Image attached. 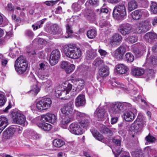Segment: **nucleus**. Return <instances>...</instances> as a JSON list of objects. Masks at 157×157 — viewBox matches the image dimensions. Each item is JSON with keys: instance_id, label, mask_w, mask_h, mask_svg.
I'll return each instance as SVG.
<instances>
[{"instance_id": "c03bdc74", "label": "nucleus", "mask_w": 157, "mask_h": 157, "mask_svg": "<svg viewBox=\"0 0 157 157\" xmlns=\"http://www.w3.org/2000/svg\"><path fill=\"white\" fill-rule=\"evenodd\" d=\"M72 8L74 12H77L81 10V6L78 3H74L72 5Z\"/></svg>"}, {"instance_id": "c9c22d12", "label": "nucleus", "mask_w": 157, "mask_h": 157, "mask_svg": "<svg viewBox=\"0 0 157 157\" xmlns=\"http://www.w3.org/2000/svg\"><path fill=\"white\" fill-rule=\"evenodd\" d=\"M53 144L55 147H59L64 144V142L61 139H57L53 140Z\"/></svg>"}, {"instance_id": "de8ad7c7", "label": "nucleus", "mask_w": 157, "mask_h": 157, "mask_svg": "<svg viewBox=\"0 0 157 157\" xmlns=\"http://www.w3.org/2000/svg\"><path fill=\"white\" fill-rule=\"evenodd\" d=\"M45 21L44 19H42L36 23V25H33L32 26L34 30H36L38 28H40L42 26V25L44 24Z\"/></svg>"}, {"instance_id": "a19ab883", "label": "nucleus", "mask_w": 157, "mask_h": 157, "mask_svg": "<svg viewBox=\"0 0 157 157\" xmlns=\"http://www.w3.org/2000/svg\"><path fill=\"white\" fill-rule=\"evenodd\" d=\"M62 87L59 86L56 89L55 91V95L57 98H59L62 94L65 95V93H63L62 90Z\"/></svg>"}, {"instance_id": "5701e85b", "label": "nucleus", "mask_w": 157, "mask_h": 157, "mask_svg": "<svg viewBox=\"0 0 157 157\" xmlns=\"http://www.w3.org/2000/svg\"><path fill=\"white\" fill-rule=\"evenodd\" d=\"M94 114L95 116L98 118L99 121H101L105 116V111L104 109L98 108Z\"/></svg>"}, {"instance_id": "f257e3e1", "label": "nucleus", "mask_w": 157, "mask_h": 157, "mask_svg": "<svg viewBox=\"0 0 157 157\" xmlns=\"http://www.w3.org/2000/svg\"><path fill=\"white\" fill-rule=\"evenodd\" d=\"M128 103H121L116 102L112 103L108 109V112L111 116L121 113L124 110L128 109L132 110L134 108Z\"/></svg>"}, {"instance_id": "412c9836", "label": "nucleus", "mask_w": 157, "mask_h": 157, "mask_svg": "<svg viewBox=\"0 0 157 157\" xmlns=\"http://www.w3.org/2000/svg\"><path fill=\"white\" fill-rule=\"evenodd\" d=\"M144 70L142 68L136 67L132 69L131 73L133 75L138 77L142 75L144 73Z\"/></svg>"}, {"instance_id": "79ce46f5", "label": "nucleus", "mask_w": 157, "mask_h": 157, "mask_svg": "<svg viewBox=\"0 0 157 157\" xmlns=\"http://www.w3.org/2000/svg\"><path fill=\"white\" fill-rule=\"evenodd\" d=\"M99 1L98 0H89V1H87L85 5L86 6L89 5V4L95 6H96L99 5Z\"/></svg>"}, {"instance_id": "9b49d317", "label": "nucleus", "mask_w": 157, "mask_h": 157, "mask_svg": "<svg viewBox=\"0 0 157 157\" xmlns=\"http://www.w3.org/2000/svg\"><path fill=\"white\" fill-rule=\"evenodd\" d=\"M41 120L43 121L48 122L52 124L55 123L57 121V116L53 114L48 113L41 115Z\"/></svg>"}, {"instance_id": "e433bc0d", "label": "nucleus", "mask_w": 157, "mask_h": 157, "mask_svg": "<svg viewBox=\"0 0 157 157\" xmlns=\"http://www.w3.org/2000/svg\"><path fill=\"white\" fill-rule=\"evenodd\" d=\"M138 40L137 36H129L125 39L126 41L129 43H133L136 42Z\"/></svg>"}, {"instance_id": "5fc2aeb1", "label": "nucleus", "mask_w": 157, "mask_h": 157, "mask_svg": "<svg viewBox=\"0 0 157 157\" xmlns=\"http://www.w3.org/2000/svg\"><path fill=\"white\" fill-rule=\"evenodd\" d=\"M74 114L75 115H76L78 119H79V118H81L82 117H86V116L84 113H82L75 110H74Z\"/></svg>"}, {"instance_id": "49530a36", "label": "nucleus", "mask_w": 157, "mask_h": 157, "mask_svg": "<svg viewBox=\"0 0 157 157\" xmlns=\"http://www.w3.org/2000/svg\"><path fill=\"white\" fill-rule=\"evenodd\" d=\"M71 64L67 61H63L61 63L60 68L65 71L66 69H67L68 67L69 66L70 64Z\"/></svg>"}, {"instance_id": "473e14b6", "label": "nucleus", "mask_w": 157, "mask_h": 157, "mask_svg": "<svg viewBox=\"0 0 157 157\" xmlns=\"http://www.w3.org/2000/svg\"><path fill=\"white\" fill-rule=\"evenodd\" d=\"M137 4L135 1L132 0L128 3V10L131 12L137 8Z\"/></svg>"}, {"instance_id": "f8f14e48", "label": "nucleus", "mask_w": 157, "mask_h": 157, "mask_svg": "<svg viewBox=\"0 0 157 157\" xmlns=\"http://www.w3.org/2000/svg\"><path fill=\"white\" fill-rule=\"evenodd\" d=\"M132 27L128 23L123 24L119 28V31L123 35L125 36L129 34L131 32Z\"/></svg>"}, {"instance_id": "c85d7f7f", "label": "nucleus", "mask_w": 157, "mask_h": 157, "mask_svg": "<svg viewBox=\"0 0 157 157\" xmlns=\"http://www.w3.org/2000/svg\"><path fill=\"white\" fill-rule=\"evenodd\" d=\"M124 91L127 93H130L132 95H135L137 93V89L132 84L129 85L128 88H125Z\"/></svg>"}, {"instance_id": "f3484780", "label": "nucleus", "mask_w": 157, "mask_h": 157, "mask_svg": "<svg viewBox=\"0 0 157 157\" xmlns=\"http://www.w3.org/2000/svg\"><path fill=\"white\" fill-rule=\"evenodd\" d=\"M86 103L85 97L83 94L79 95L75 100V104L77 107L84 106Z\"/></svg>"}, {"instance_id": "6ab92c4d", "label": "nucleus", "mask_w": 157, "mask_h": 157, "mask_svg": "<svg viewBox=\"0 0 157 157\" xmlns=\"http://www.w3.org/2000/svg\"><path fill=\"white\" fill-rule=\"evenodd\" d=\"M83 14L85 17L89 20L93 18L96 14L94 10L88 9H85L83 11Z\"/></svg>"}, {"instance_id": "37998d69", "label": "nucleus", "mask_w": 157, "mask_h": 157, "mask_svg": "<svg viewBox=\"0 0 157 157\" xmlns=\"http://www.w3.org/2000/svg\"><path fill=\"white\" fill-rule=\"evenodd\" d=\"M51 29L52 31V33L53 34H56L58 33L59 30V27L56 24H55L51 26Z\"/></svg>"}, {"instance_id": "2eb2a0df", "label": "nucleus", "mask_w": 157, "mask_h": 157, "mask_svg": "<svg viewBox=\"0 0 157 157\" xmlns=\"http://www.w3.org/2000/svg\"><path fill=\"white\" fill-rule=\"evenodd\" d=\"M144 38L148 42L151 44L157 40V34L154 33H148L144 35Z\"/></svg>"}, {"instance_id": "cd10ccee", "label": "nucleus", "mask_w": 157, "mask_h": 157, "mask_svg": "<svg viewBox=\"0 0 157 157\" xmlns=\"http://www.w3.org/2000/svg\"><path fill=\"white\" fill-rule=\"evenodd\" d=\"M100 131L102 134L108 137H110L113 134V132L111 130L105 126L102 127Z\"/></svg>"}, {"instance_id": "864d4df0", "label": "nucleus", "mask_w": 157, "mask_h": 157, "mask_svg": "<svg viewBox=\"0 0 157 157\" xmlns=\"http://www.w3.org/2000/svg\"><path fill=\"white\" fill-rule=\"evenodd\" d=\"M52 84V81L49 79L48 80L44 82V85L45 86V89L47 90H50L51 88Z\"/></svg>"}, {"instance_id": "9d476101", "label": "nucleus", "mask_w": 157, "mask_h": 157, "mask_svg": "<svg viewBox=\"0 0 157 157\" xmlns=\"http://www.w3.org/2000/svg\"><path fill=\"white\" fill-rule=\"evenodd\" d=\"M60 56V51L58 49H56L52 51L49 61L51 65H54L58 62Z\"/></svg>"}, {"instance_id": "ea45409f", "label": "nucleus", "mask_w": 157, "mask_h": 157, "mask_svg": "<svg viewBox=\"0 0 157 157\" xmlns=\"http://www.w3.org/2000/svg\"><path fill=\"white\" fill-rule=\"evenodd\" d=\"M148 56L147 55V57H148ZM146 60L147 62L154 65L157 64V57L156 56H151L149 59L147 57Z\"/></svg>"}, {"instance_id": "2f4dec72", "label": "nucleus", "mask_w": 157, "mask_h": 157, "mask_svg": "<svg viewBox=\"0 0 157 157\" xmlns=\"http://www.w3.org/2000/svg\"><path fill=\"white\" fill-rule=\"evenodd\" d=\"M90 121L89 117L87 116L84 117V119L80 122V124L84 128H86L90 125Z\"/></svg>"}, {"instance_id": "3c124183", "label": "nucleus", "mask_w": 157, "mask_h": 157, "mask_svg": "<svg viewBox=\"0 0 157 157\" xmlns=\"http://www.w3.org/2000/svg\"><path fill=\"white\" fill-rule=\"evenodd\" d=\"M75 67L74 64H70L69 66L66 69L65 71L67 74H70L72 72L75 70Z\"/></svg>"}, {"instance_id": "bf43d9fd", "label": "nucleus", "mask_w": 157, "mask_h": 157, "mask_svg": "<svg viewBox=\"0 0 157 157\" xmlns=\"http://www.w3.org/2000/svg\"><path fill=\"white\" fill-rule=\"evenodd\" d=\"M6 102V100L4 94H0V106L4 105Z\"/></svg>"}, {"instance_id": "72a5a7b5", "label": "nucleus", "mask_w": 157, "mask_h": 157, "mask_svg": "<svg viewBox=\"0 0 157 157\" xmlns=\"http://www.w3.org/2000/svg\"><path fill=\"white\" fill-rule=\"evenodd\" d=\"M97 35V32L94 29H91L88 31L87 36L88 38L91 39L94 38Z\"/></svg>"}, {"instance_id": "69168bd1", "label": "nucleus", "mask_w": 157, "mask_h": 157, "mask_svg": "<svg viewBox=\"0 0 157 157\" xmlns=\"http://www.w3.org/2000/svg\"><path fill=\"white\" fill-rule=\"evenodd\" d=\"M13 128L15 130V132H17L18 133H21L22 132V127L17 126L15 127H13Z\"/></svg>"}, {"instance_id": "8fccbe9b", "label": "nucleus", "mask_w": 157, "mask_h": 157, "mask_svg": "<svg viewBox=\"0 0 157 157\" xmlns=\"http://www.w3.org/2000/svg\"><path fill=\"white\" fill-rule=\"evenodd\" d=\"M0 61H1L2 66L3 67L6 66L8 62L7 59L1 54H0Z\"/></svg>"}, {"instance_id": "338daca9", "label": "nucleus", "mask_w": 157, "mask_h": 157, "mask_svg": "<svg viewBox=\"0 0 157 157\" xmlns=\"http://www.w3.org/2000/svg\"><path fill=\"white\" fill-rule=\"evenodd\" d=\"M113 142L117 145V147H118L121 145V141L120 140L114 139L113 140Z\"/></svg>"}, {"instance_id": "052dcab7", "label": "nucleus", "mask_w": 157, "mask_h": 157, "mask_svg": "<svg viewBox=\"0 0 157 157\" xmlns=\"http://www.w3.org/2000/svg\"><path fill=\"white\" fill-rule=\"evenodd\" d=\"M98 52L102 58L104 57L108 54V53L105 51L100 48L98 49Z\"/></svg>"}, {"instance_id": "f03ea898", "label": "nucleus", "mask_w": 157, "mask_h": 157, "mask_svg": "<svg viewBox=\"0 0 157 157\" xmlns=\"http://www.w3.org/2000/svg\"><path fill=\"white\" fill-rule=\"evenodd\" d=\"M63 51L67 57L72 59H78L82 56L81 49L75 44L65 45L63 47Z\"/></svg>"}, {"instance_id": "e2e57ef3", "label": "nucleus", "mask_w": 157, "mask_h": 157, "mask_svg": "<svg viewBox=\"0 0 157 157\" xmlns=\"http://www.w3.org/2000/svg\"><path fill=\"white\" fill-rule=\"evenodd\" d=\"M95 57L94 55L92 52H89L86 54V58L87 59H92Z\"/></svg>"}, {"instance_id": "7ed1b4c3", "label": "nucleus", "mask_w": 157, "mask_h": 157, "mask_svg": "<svg viewBox=\"0 0 157 157\" xmlns=\"http://www.w3.org/2000/svg\"><path fill=\"white\" fill-rule=\"evenodd\" d=\"M14 67L18 73L21 74L25 73L28 67L27 61L25 57L21 56L18 58L15 61Z\"/></svg>"}, {"instance_id": "393cba45", "label": "nucleus", "mask_w": 157, "mask_h": 157, "mask_svg": "<svg viewBox=\"0 0 157 157\" xmlns=\"http://www.w3.org/2000/svg\"><path fill=\"white\" fill-rule=\"evenodd\" d=\"M148 29L145 26L141 24H138L136 25L135 29L136 32L138 33H144L148 30Z\"/></svg>"}, {"instance_id": "b1692460", "label": "nucleus", "mask_w": 157, "mask_h": 157, "mask_svg": "<svg viewBox=\"0 0 157 157\" xmlns=\"http://www.w3.org/2000/svg\"><path fill=\"white\" fill-rule=\"evenodd\" d=\"M109 67L107 66L101 67L99 70V75L102 77H105L109 73Z\"/></svg>"}, {"instance_id": "0eeeda50", "label": "nucleus", "mask_w": 157, "mask_h": 157, "mask_svg": "<svg viewBox=\"0 0 157 157\" xmlns=\"http://www.w3.org/2000/svg\"><path fill=\"white\" fill-rule=\"evenodd\" d=\"M12 118L14 123L24 126L26 124L25 116L18 112H13L12 113Z\"/></svg>"}, {"instance_id": "c756f323", "label": "nucleus", "mask_w": 157, "mask_h": 157, "mask_svg": "<svg viewBox=\"0 0 157 157\" xmlns=\"http://www.w3.org/2000/svg\"><path fill=\"white\" fill-rule=\"evenodd\" d=\"M122 39L121 36L118 34L116 33L112 36L111 40V43H117L120 41Z\"/></svg>"}, {"instance_id": "4be33fe9", "label": "nucleus", "mask_w": 157, "mask_h": 157, "mask_svg": "<svg viewBox=\"0 0 157 157\" xmlns=\"http://www.w3.org/2000/svg\"><path fill=\"white\" fill-rule=\"evenodd\" d=\"M15 132L13 127L11 126L7 128L3 133V136L8 139L12 136Z\"/></svg>"}, {"instance_id": "13d9d810", "label": "nucleus", "mask_w": 157, "mask_h": 157, "mask_svg": "<svg viewBox=\"0 0 157 157\" xmlns=\"http://www.w3.org/2000/svg\"><path fill=\"white\" fill-rule=\"evenodd\" d=\"M60 0H56V1H46L44 2L45 4L48 6H52L56 4L57 2Z\"/></svg>"}, {"instance_id": "4c0bfd02", "label": "nucleus", "mask_w": 157, "mask_h": 157, "mask_svg": "<svg viewBox=\"0 0 157 157\" xmlns=\"http://www.w3.org/2000/svg\"><path fill=\"white\" fill-rule=\"evenodd\" d=\"M91 132L93 136L97 140L99 141H101L103 139V136L100 133L93 130H91Z\"/></svg>"}, {"instance_id": "09e8293b", "label": "nucleus", "mask_w": 157, "mask_h": 157, "mask_svg": "<svg viewBox=\"0 0 157 157\" xmlns=\"http://www.w3.org/2000/svg\"><path fill=\"white\" fill-rule=\"evenodd\" d=\"M151 10L154 14L157 13V4L155 2H152L151 6Z\"/></svg>"}, {"instance_id": "ddd939ff", "label": "nucleus", "mask_w": 157, "mask_h": 157, "mask_svg": "<svg viewBox=\"0 0 157 157\" xmlns=\"http://www.w3.org/2000/svg\"><path fill=\"white\" fill-rule=\"evenodd\" d=\"M137 113V110L135 108L132 109V110L126 111L124 114V118L127 121H132L134 119L135 114Z\"/></svg>"}, {"instance_id": "0e129e2a", "label": "nucleus", "mask_w": 157, "mask_h": 157, "mask_svg": "<svg viewBox=\"0 0 157 157\" xmlns=\"http://www.w3.org/2000/svg\"><path fill=\"white\" fill-rule=\"evenodd\" d=\"M141 13V16L144 17H147L149 16V14L148 11L145 10H140Z\"/></svg>"}, {"instance_id": "7c9ffc66", "label": "nucleus", "mask_w": 157, "mask_h": 157, "mask_svg": "<svg viewBox=\"0 0 157 157\" xmlns=\"http://www.w3.org/2000/svg\"><path fill=\"white\" fill-rule=\"evenodd\" d=\"M38 126L44 131H49L52 128V125L47 123H39L38 124Z\"/></svg>"}, {"instance_id": "680f3d73", "label": "nucleus", "mask_w": 157, "mask_h": 157, "mask_svg": "<svg viewBox=\"0 0 157 157\" xmlns=\"http://www.w3.org/2000/svg\"><path fill=\"white\" fill-rule=\"evenodd\" d=\"M96 12L98 14H100L102 13H107L108 12V10L105 8H101L100 10L99 9H97Z\"/></svg>"}, {"instance_id": "20e7f679", "label": "nucleus", "mask_w": 157, "mask_h": 157, "mask_svg": "<svg viewBox=\"0 0 157 157\" xmlns=\"http://www.w3.org/2000/svg\"><path fill=\"white\" fill-rule=\"evenodd\" d=\"M126 9L124 4L117 5L114 7L113 15L115 19L117 20H122L126 17Z\"/></svg>"}, {"instance_id": "58836bf2", "label": "nucleus", "mask_w": 157, "mask_h": 157, "mask_svg": "<svg viewBox=\"0 0 157 157\" xmlns=\"http://www.w3.org/2000/svg\"><path fill=\"white\" fill-rule=\"evenodd\" d=\"M125 59L128 62H132L134 60V57L131 53L127 52L125 55Z\"/></svg>"}, {"instance_id": "603ef678", "label": "nucleus", "mask_w": 157, "mask_h": 157, "mask_svg": "<svg viewBox=\"0 0 157 157\" xmlns=\"http://www.w3.org/2000/svg\"><path fill=\"white\" fill-rule=\"evenodd\" d=\"M145 139L147 142L150 143H153L156 140L155 138L150 134L145 137Z\"/></svg>"}, {"instance_id": "6e6d98bb", "label": "nucleus", "mask_w": 157, "mask_h": 157, "mask_svg": "<svg viewBox=\"0 0 157 157\" xmlns=\"http://www.w3.org/2000/svg\"><path fill=\"white\" fill-rule=\"evenodd\" d=\"M104 63L103 60L100 59H95L93 63V64L96 66H98L102 65Z\"/></svg>"}, {"instance_id": "bb28decb", "label": "nucleus", "mask_w": 157, "mask_h": 157, "mask_svg": "<svg viewBox=\"0 0 157 157\" xmlns=\"http://www.w3.org/2000/svg\"><path fill=\"white\" fill-rule=\"evenodd\" d=\"M74 82H75L76 84L77 85V90H82L84 87L85 85V81L81 79H76L75 80H73Z\"/></svg>"}, {"instance_id": "a878e982", "label": "nucleus", "mask_w": 157, "mask_h": 157, "mask_svg": "<svg viewBox=\"0 0 157 157\" xmlns=\"http://www.w3.org/2000/svg\"><path fill=\"white\" fill-rule=\"evenodd\" d=\"M62 87L63 93H65V94H67L71 90L72 88V85L67 81L63 84Z\"/></svg>"}, {"instance_id": "1a4fd4ad", "label": "nucleus", "mask_w": 157, "mask_h": 157, "mask_svg": "<svg viewBox=\"0 0 157 157\" xmlns=\"http://www.w3.org/2000/svg\"><path fill=\"white\" fill-rule=\"evenodd\" d=\"M74 108L73 101L71 100L65 104L64 106L61 109V113L65 115H70L73 116L72 113Z\"/></svg>"}, {"instance_id": "4d7b16f0", "label": "nucleus", "mask_w": 157, "mask_h": 157, "mask_svg": "<svg viewBox=\"0 0 157 157\" xmlns=\"http://www.w3.org/2000/svg\"><path fill=\"white\" fill-rule=\"evenodd\" d=\"M66 29L67 33L68 34V37H65V38H67L70 37V36L69 35L73 33V31L72 30L71 27L69 24L66 25Z\"/></svg>"}, {"instance_id": "423d86ee", "label": "nucleus", "mask_w": 157, "mask_h": 157, "mask_svg": "<svg viewBox=\"0 0 157 157\" xmlns=\"http://www.w3.org/2000/svg\"><path fill=\"white\" fill-rule=\"evenodd\" d=\"M52 104L50 98H43L37 102L36 107L39 110H44L49 108Z\"/></svg>"}, {"instance_id": "4468645a", "label": "nucleus", "mask_w": 157, "mask_h": 157, "mask_svg": "<svg viewBox=\"0 0 157 157\" xmlns=\"http://www.w3.org/2000/svg\"><path fill=\"white\" fill-rule=\"evenodd\" d=\"M126 49L124 46H121L118 48L115 51L114 54H112V55L118 59H122L123 55L126 52Z\"/></svg>"}, {"instance_id": "a18cd8bd", "label": "nucleus", "mask_w": 157, "mask_h": 157, "mask_svg": "<svg viewBox=\"0 0 157 157\" xmlns=\"http://www.w3.org/2000/svg\"><path fill=\"white\" fill-rule=\"evenodd\" d=\"M40 89L36 85H33L31 87L30 92L33 95H36L40 91Z\"/></svg>"}, {"instance_id": "a211bd4d", "label": "nucleus", "mask_w": 157, "mask_h": 157, "mask_svg": "<svg viewBox=\"0 0 157 157\" xmlns=\"http://www.w3.org/2000/svg\"><path fill=\"white\" fill-rule=\"evenodd\" d=\"M116 71L120 74H127L128 71V68L124 64H119L116 66Z\"/></svg>"}, {"instance_id": "dca6fc26", "label": "nucleus", "mask_w": 157, "mask_h": 157, "mask_svg": "<svg viewBox=\"0 0 157 157\" xmlns=\"http://www.w3.org/2000/svg\"><path fill=\"white\" fill-rule=\"evenodd\" d=\"M73 120V117L65 115L62 117L60 121V125L63 128H66L68 124Z\"/></svg>"}, {"instance_id": "6e6552de", "label": "nucleus", "mask_w": 157, "mask_h": 157, "mask_svg": "<svg viewBox=\"0 0 157 157\" xmlns=\"http://www.w3.org/2000/svg\"><path fill=\"white\" fill-rule=\"evenodd\" d=\"M68 130L71 133L77 135H79L83 134L84 132L77 122H73L69 126Z\"/></svg>"}, {"instance_id": "f704fd0d", "label": "nucleus", "mask_w": 157, "mask_h": 157, "mask_svg": "<svg viewBox=\"0 0 157 157\" xmlns=\"http://www.w3.org/2000/svg\"><path fill=\"white\" fill-rule=\"evenodd\" d=\"M141 17V13L139 10H136L132 13V17L134 20H138Z\"/></svg>"}, {"instance_id": "aec40b11", "label": "nucleus", "mask_w": 157, "mask_h": 157, "mask_svg": "<svg viewBox=\"0 0 157 157\" xmlns=\"http://www.w3.org/2000/svg\"><path fill=\"white\" fill-rule=\"evenodd\" d=\"M8 120L7 118L3 116H0V133L8 124Z\"/></svg>"}, {"instance_id": "774afa93", "label": "nucleus", "mask_w": 157, "mask_h": 157, "mask_svg": "<svg viewBox=\"0 0 157 157\" xmlns=\"http://www.w3.org/2000/svg\"><path fill=\"white\" fill-rule=\"evenodd\" d=\"M112 150L116 157H118L121 153V151L119 150L115 149H112Z\"/></svg>"}, {"instance_id": "39448f33", "label": "nucleus", "mask_w": 157, "mask_h": 157, "mask_svg": "<svg viewBox=\"0 0 157 157\" xmlns=\"http://www.w3.org/2000/svg\"><path fill=\"white\" fill-rule=\"evenodd\" d=\"M146 124V121L143 119L142 117L138 116L136 120L132 124L130 130L136 133L141 131Z\"/></svg>"}]
</instances>
